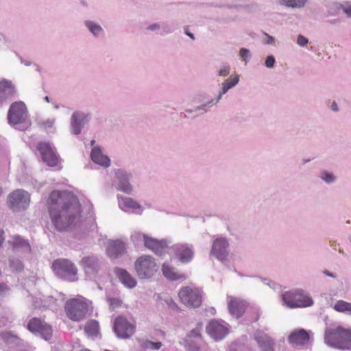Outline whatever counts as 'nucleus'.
Here are the masks:
<instances>
[{"label": "nucleus", "mask_w": 351, "mask_h": 351, "mask_svg": "<svg viewBox=\"0 0 351 351\" xmlns=\"http://www.w3.org/2000/svg\"><path fill=\"white\" fill-rule=\"evenodd\" d=\"M239 81V75H235L230 77L225 80L221 84V89L218 93V95L215 99L210 98L208 100L207 104L202 106L201 108L206 107V106H214L217 104L222 98V96L225 95L230 89L234 88Z\"/></svg>", "instance_id": "obj_16"}, {"label": "nucleus", "mask_w": 351, "mask_h": 351, "mask_svg": "<svg viewBox=\"0 0 351 351\" xmlns=\"http://www.w3.org/2000/svg\"><path fill=\"white\" fill-rule=\"evenodd\" d=\"M27 328L33 333H40L45 340H49L51 337V326L39 319H32L27 324Z\"/></svg>", "instance_id": "obj_17"}, {"label": "nucleus", "mask_w": 351, "mask_h": 351, "mask_svg": "<svg viewBox=\"0 0 351 351\" xmlns=\"http://www.w3.org/2000/svg\"><path fill=\"white\" fill-rule=\"evenodd\" d=\"M52 269L60 278L70 281L77 280V269L75 265L67 259H58L53 262Z\"/></svg>", "instance_id": "obj_7"}, {"label": "nucleus", "mask_w": 351, "mask_h": 351, "mask_svg": "<svg viewBox=\"0 0 351 351\" xmlns=\"http://www.w3.org/2000/svg\"><path fill=\"white\" fill-rule=\"evenodd\" d=\"M319 178L328 184H332L337 180V176L333 173L327 170L320 171Z\"/></svg>", "instance_id": "obj_37"}, {"label": "nucleus", "mask_w": 351, "mask_h": 351, "mask_svg": "<svg viewBox=\"0 0 351 351\" xmlns=\"http://www.w3.org/2000/svg\"><path fill=\"white\" fill-rule=\"evenodd\" d=\"M165 302L166 303V304L171 309L173 310H178V306L177 305V304L170 298H167L166 300H165Z\"/></svg>", "instance_id": "obj_49"}, {"label": "nucleus", "mask_w": 351, "mask_h": 351, "mask_svg": "<svg viewBox=\"0 0 351 351\" xmlns=\"http://www.w3.org/2000/svg\"><path fill=\"white\" fill-rule=\"evenodd\" d=\"M117 199L119 208L123 212L132 211V213L141 215L144 210L143 206L132 197L119 194L117 195Z\"/></svg>", "instance_id": "obj_13"}, {"label": "nucleus", "mask_w": 351, "mask_h": 351, "mask_svg": "<svg viewBox=\"0 0 351 351\" xmlns=\"http://www.w3.org/2000/svg\"><path fill=\"white\" fill-rule=\"evenodd\" d=\"M8 121L9 124L15 127L25 125L26 129L30 126L27 108L23 101H15L10 105L8 112Z\"/></svg>", "instance_id": "obj_3"}, {"label": "nucleus", "mask_w": 351, "mask_h": 351, "mask_svg": "<svg viewBox=\"0 0 351 351\" xmlns=\"http://www.w3.org/2000/svg\"><path fill=\"white\" fill-rule=\"evenodd\" d=\"M108 301L112 310L119 307L122 304V301L119 298H108Z\"/></svg>", "instance_id": "obj_45"}, {"label": "nucleus", "mask_w": 351, "mask_h": 351, "mask_svg": "<svg viewBox=\"0 0 351 351\" xmlns=\"http://www.w3.org/2000/svg\"><path fill=\"white\" fill-rule=\"evenodd\" d=\"M263 36H264L263 43L265 45H273L274 43V41H275L274 37L269 35L267 33H265V32L263 33Z\"/></svg>", "instance_id": "obj_47"}, {"label": "nucleus", "mask_w": 351, "mask_h": 351, "mask_svg": "<svg viewBox=\"0 0 351 351\" xmlns=\"http://www.w3.org/2000/svg\"><path fill=\"white\" fill-rule=\"evenodd\" d=\"M146 29L149 32H157V31H159L160 29H161L162 32L160 33V34L162 36L166 35V34H169L172 33V32H173L170 25L167 23H165V22L154 23L150 24L146 27Z\"/></svg>", "instance_id": "obj_33"}, {"label": "nucleus", "mask_w": 351, "mask_h": 351, "mask_svg": "<svg viewBox=\"0 0 351 351\" xmlns=\"http://www.w3.org/2000/svg\"><path fill=\"white\" fill-rule=\"evenodd\" d=\"M84 330L88 336H97L99 330V322L95 319L88 321L85 325Z\"/></svg>", "instance_id": "obj_35"}, {"label": "nucleus", "mask_w": 351, "mask_h": 351, "mask_svg": "<svg viewBox=\"0 0 351 351\" xmlns=\"http://www.w3.org/2000/svg\"><path fill=\"white\" fill-rule=\"evenodd\" d=\"M37 148L45 162L51 167L57 165L59 161L58 157L56 154L53 147L49 143L40 142Z\"/></svg>", "instance_id": "obj_15"}, {"label": "nucleus", "mask_w": 351, "mask_h": 351, "mask_svg": "<svg viewBox=\"0 0 351 351\" xmlns=\"http://www.w3.org/2000/svg\"><path fill=\"white\" fill-rule=\"evenodd\" d=\"M331 9L333 10L335 12L332 14V15H337L339 13L340 9L337 6H332Z\"/></svg>", "instance_id": "obj_54"}, {"label": "nucleus", "mask_w": 351, "mask_h": 351, "mask_svg": "<svg viewBox=\"0 0 351 351\" xmlns=\"http://www.w3.org/2000/svg\"><path fill=\"white\" fill-rule=\"evenodd\" d=\"M303 162L304 163H306V162H308L311 161V160L309 158H306V159H303Z\"/></svg>", "instance_id": "obj_58"}, {"label": "nucleus", "mask_w": 351, "mask_h": 351, "mask_svg": "<svg viewBox=\"0 0 351 351\" xmlns=\"http://www.w3.org/2000/svg\"><path fill=\"white\" fill-rule=\"evenodd\" d=\"M228 306L230 313L236 318L241 317L245 311L247 304L241 298L228 296Z\"/></svg>", "instance_id": "obj_21"}, {"label": "nucleus", "mask_w": 351, "mask_h": 351, "mask_svg": "<svg viewBox=\"0 0 351 351\" xmlns=\"http://www.w3.org/2000/svg\"><path fill=\"white\" fill-rule=\"evenodd\" d=\"M88 121V114L79 111L73 112L71 117V132L73 135H79Z\"/></svg>", "instance_id": "obj_18"}, {"label": "nucleus", "mask_w": 351, "mask_h": 351, "mask_svg": "<svg viewBox=\"0 0 351 351\" xmlns=\"http://www.w3.org/2000/svg\"><path fill=\"white\" fill-rule=\"evenodd\" d=\"M125 243L121 240H110L106 246V252L110 258H117L125 252Z\"/></svg>", "instance_id": "obj_23"}, {"label": "nucleus", "mask_w": 351, "mask_h": 351, "mask_svg": "<svg viewBox=\"0 0 351 351\" xmlns=\"http://www.w3.org/2000/svg\"><path fill=\"white\" fill-rule=\"evenodd\" d=\"M147 235L141 232H133L131 234L130 239L131 241L135 244V245H139L142 242L145 244V240L147 239Z\"/></svg>", "instance_id": "obj_38"}, {"label": "nucleus", "mask_w": 351, "mask_h": 351, "mask_svg": "<svg viewBox=\"0 0 351 351\" xmlns=\"http://www.w3.org/2000/svg\"><path fill=\"white\" fill-rule=\"evenodd\" d=\"M203 328V324L199 322L197 324L196 327L191 330L189 336L194 338H202L201 331Z\"/></svg>", "instance_id": "obj_42"}, {"label": "nucleus", "mask_w": 351, "mask_h": 351, "mask_svg": "<svg viewBox=\"0 0 351 351\" xmlns=\"http://www.w3.org/2000/svg\"><path fill=\"white\" fill-rule=\"evenodd\" d=\"M309 341L308 332L303 329H296L292 331L288 337V341L293 346H304Z\"/></svg>", "instance_id": "obj_24"}, {"label": "nucleus", "mask_w": 351, "mask_h": 351, "mask_svg": "<svg viewBox=\"0 0 351 351\" xmlns=\"http://www.w3.org/2000/svg\"><path fill=\"white\" fill-rule=\"evenodd\" d=\"M2 193H3V189H2V188L0 186V196H1Z\"/></svg>", "instance_id": "obj_61"}, {"label": "nucleus", "mask_w": 351, "mask_h": 351, "mask_svg": "<svg viewBox=\"0 0 351 351\" xmlns=\"http://www.w3.org/2000/svg\"><path fill=\"white\" fill-rule=\"evenodd\" d=\"M322 273L324 275H325L326 276H328V277H330L332 278H337V274L335 272H332L328 269H324L322 271Z\"/></svg>", "instance_id": "obj_51"}, {"label": "nucleus", "mask_w": 351, "mask_h": 351, "mask_svg": "<svg viewBox=\"0 0 351 351\" xmlns=\"http://www.w3.org/2000/svg\"><path fill=\"white\" fill-rule=\"evenodd\" d=\"M141 346L143 348L152 349V350H159L162 346L161 342H152L151 341L145 340L142 341Z\"/></svg>", "instance_id": "obj_40"}, {"label": "nucleus", "mask_w": 351, "mask_h": 351, "mask_svg": "<svg viewBox=\"0 0 351 351\" xmlns=\"http://www.w3.org/2000/svg\"><path fill=\"white\" fill-rule=\"evenodd\" d=\"M210 254L215 257L217 260L224 262L229 255V242L223 237H219L214 240Z\"/></svg>", "instance_id": "obj_11"}, {"label": "nucleus", "mask_w": 351, "mask_h": 351, "mask_svg": "<svg viewBox=\"0 0 351 351\" xmlns=\"http://www.w3.org/2000/svg\"><path fill=\"white\" fill-rule=\"evenodd\" d=\"M206 332L212 339L219 341L229 333V325L224 321L213 319L206 326Z\"/></svg>", "instance_id": "obj_10"}, {"label": "nucleus", "mask_w": 351, "mask_h": 351, "mask_svg": "<svg viewBox=\"0 0 351 351\" xmlns=\"http://www.w3.org/2000/svg\"><path fill=\"white\" fill-rule=\"evenodd\" d=\"M30 203V195L23 189H16L10 193L7 197L8 208L13 212L26 210Z\"/></svg>", "instance_id": "obj_6"}, {"label": "nucleus", "mask_w": 351, "mask_h": 351, "mask_svg": "<svg viewBox=\"0 0 351 351\" xmlns=\"http://www.w3.org/2000/svg\"><path fill=\"white\" fill-rule=\"evenodd\" d=\"M7 290L8 287L5 284H0V298L3 297L5 295Z\"/></svg>", "instance_id": "obj_52"}, {"label": "nucleus", "mask_w": 351, "mask_h": 351, "mask_svg": "<svg viewBox=\"0 0 351 351\" xmlns=\"http://www.w3.org/2000/svg\"><path fill=\"white\" fill-rule=\"evenodd\" d=\"M348 18H351V2L346 1V6L343 8V11Z\"/></svg>", "instance_id": "obj_50"}, {"label": "nucleus", "mask_w": 351, "mask_h": 351, "mask_svg": "<svg viewBox=\"0 0 351 351\" xmlns=\"http://www.w3.org/2000/svg\"><path fill=\"white\" fill-rule=\"evenodd\" d=\"M80 263L86 274L90 276H95L100 269L99 261L94 256L84 257Z\"/></svg>", "instance_id": "obj_22"}, {"label": "nucleus", "mask_w": 351, "mask_h": 351, "mask_svg": "<svg viewBox=\"0 0 351 351\" xmlns=\"http://www.w3.org/2000/svg\"><path fill=\"white\" fill-rule=\"evenodd\" d=\"M8 242L14 252L23 253L31 252V246L29 242L19 235L12 237Z\"/></svg>", "instance_id": "obj_25"}, {"label": "nucleus", "mask_w": 351, "mask_h": 351, "mask_svg": "<svg viewBox=\"0 0 351 351\" xmlns=\"http://www.w3.org/2000/svg\"><path fill=\"white\" fill-rule=\"evenodd\" d=\"M4 40V36L1 34H0V43L3 42Z\"/></svg>", "instance_id": "obj_57"}, {"label": "nucleus", "mask_w": 351, "mask_h": 351, "mask_svg": "<svg viewBox=\"0 0 351 351\" xmlns=\"http://www.w3.org/2000/svg\"><path fill=\"white\" fill-rule=\"evenodd\" d=\"M324 343L328 346L339 349H351V329L341 326L328 327L324 331Z\"/></svg>", "instance_id": "obj_2"}, {"label": "nucleus", "mask_w": 351, "mask_h": 351, "mask_svg": "<svg viewBox=\"0 0 351 351\" xmlns=\"http://www.w3.org/2000/svg\"><path fill=\"white\" fill-rule=\"evenodd\" d=\"M310 3L309 0H278V4L292 9H302Z\"/></svg>", "instance_id": "obj_32"}, {"label": "nucleus", "mask_w": 351, "mask_h": 351, "mask_svg": "<svg viewBox=\"0 0 351 351\" xmlns=\"http://www.w3.org/2000/svg\"><path fill=\"white\" fill-rule=\"evenodd\" d=\"M283 304L290 308H303L313 304V299L301 290L286 291L282 295Z\"/></svg>", "instance_id": "obj_5"}, {"label": "nucleus", "mask_w": 351, "mask_h": 351, "mask_svg": "<svg viewBox=\"0 0 351 351\" xmlns=\"http://www.w3.org/2000/svg\"><path fill=\"white\" fill-rule=\"evenodd\" d=\"M209 99V96L206 94H199L196 96V100L198 103H202V104L196 106L194 109H186L185 112L186 113H192L195 112L203 111L206 112L208 111V109L213 107V106H206V107H201L207 104L208 100Z\"/></svg>", "instance_id": "obj_31"}, {"label": "nucleus", "mask_w": 351, "mask_h": 351, "mask_svg": "<svg viewBox=\"0 0 351 351\" xmlns=\"http://www.w3.org/2000/svg\"><path fill=\"white\" fill-rule=\"evenodd\" d=\"M185 34L189 36L192 40H195L194 34L187 31V29H185Z\"/></svg>", "instance_id": "obj_55"}, {"label": "nucleus", "mask_w": 351, "mask_h": 351, "mask_svg": "<svg viewBox=\"0 0 351 351\" xmlns=\"http://www.w3.org/2000/svg\"><path fill=\"white\" fill-rule=\"evenodd\" d=\"M176 257L182 263H188L194 256V250L192 245L188 244H178L173 247Z\"/></svg>", "instance_id": "obj_19"}, {"label": "nucleus", "mask_w": 351, "mask_h": 351, "mask_svg": "<svg viewBox=\"0 0 351 351\" xmlns=\"http://www.w3.org/2000/svg\"><path fill=\"white\" fill-rule=\"evenodd\" d=\"M275 63H276V59L274 56L271 55V56H268L266 58L265 62V65L266 67H267L269 69H272V68H274Z\"/></svg>", "instance_id": "obj_46"}, {"label": "nucleus", "mask_w": 351, "mask_h": 351, "mask_svg": "<svg viewBox=\"0 0 351 351\" xmlns=\"http://www.w3.org/2000/svg\"><path fill=\"white\" fill-rule=\"evenodd\" d=\"M332 6H337L340 10H342L343 11V8L346 6V1L343 3H339L337 1L333 2L332 3Z\"/></svg>", "instance_id": "obj_53"}, {"label": "nucleus", "mask_w": 351, "mask_h": 351, "mask_svg": "<svg viewBox=\"0 0 351 351\" xmlns=\"http://www.w3.org/2000/svg\"><path fill=\"white\" fill-rule=\"evenodd\" d=\"M95 143V140H92V141H91V142H90V145H91V146L95 147V146H94Z\"/></svg>", "instance_id": "obj_59"}, {"label": "nucleus", "mask_w": 351, "mask_h": 351, "mask_svg": "<svg viewBox=\"0 0 351 351\" xmlns=\"http://www.w3.org/2000/svg\"><path fill=\"white\" fill-rule=\"evenodd\" d=\"M333 309L339 313L351 315V302L342 300H337L333 306Z\"/></svg>", "instance_id": "obj_36"}, {"label": "nucleus", "mask_w": 351, "mask_h": 351, "mask_svg": "<svg viewBox=\"0 0 351 351\" xmlns=\"http://www.w3.org/2000/svg\"><path fill=\"white\" fill-rule=\"evenodd\" d=\"M230 66L228 64L222 65L217 71V75L221 77L228 76L230 72Z\"/></svg>", "instance_id": "obj_44"}, {"label": "nucleus", "mask_w": 351, "mask_h": 351, "mask_svg": "<svg viewBox=\"0 0 351 351\" xmlns=\"http://www.w3.org/2000/svg\"><path fill=\"white\" fill-rule=\"evenodd\" d=\"M132 175L123 169L115 171V184L117 191L130 195L133 191V186L130 182Z\"/></svg>", "instance_id": "obj_12"}, {"label": "nucleus", "mask_w": 351, "mask_h": 351, "mask_svg": "<svg viewBox=\"0 0 351 351\" xmlns=\"http://www.w3.org/2000/svg\"><path fill=\"white\" fill-rule=\"evenodd\" d=\"M84 25L95 38H99L103 36L104 29L98 23L87 20L84 21Z\"/></svg>", "instance_id": "obj_34"}, {"label": "nucleus", "mask_w": 351, "mask_h": 351, "mask_svg": "<svg viewBox=\"0 0 351 351\" xmlns=\"http://www.w3.org/2000/svg\"><path fill=\"white\" fill-rule=\"evenodd\" d=\"M168 243L166 240H158L155 238L147 237L145 240V247L158 255H161L167 247Z\"/></svg>", "instance_id": "obj_26"}, {"label": "nucleus", "mask_w": 351, "mask_h": 351, "mask_svg": "<svg viewBox=\"0 0 351 351\" xmlns=\"http://www.w3.org/2000/svg\"><path fill=\"white\" fill-rule=\"evenodd\" d=\"M180 302L187 307L196 308L202 304V294L196 287H183L178 293Z\"/></svg>", "instance_id": "obj_8"}, {"label": "nucleus", "mask_w": 351, "mask_h": 351, "mask_svg": "<svg viewBox=\"0 0 351 351\" xmlns=\"http://www.w3.org/2000/svg\"><path fill=\"white\" fill-rule=\"evenodd\" d=\"M308 43V38L302 35H298L297 37V44L300 47H305Z\"/></svg>", "instance_id": "obj_48"}, {"label": "nucleus", "mask_w": 351, "mask_h": 351, "mask_svg": "<svg viewBox=\"0 0 351 351\" xmlns=\"http://www.w3.org/2000/svg\"><path fill=\"white\" fill-rule=\"evenodd\" d=\"M161 269L163 276L169 280L174 281L186 278L184 274L178 272L176 269L168 263H163Z\"/></svg>", "instance_id": "obj_29"}, {"label": "nucleus", "mask_w": 351, "mask_h": 351, "mask_svg": "<svg viewBox=\"0 0 351 351\" xmlns=\"http://www.w3.org/2000/svg\"><path fill=\"white\" fill-rule=\"evenodd\" d=\"M45 101H47V102H49V97H48V96H45Z\"/></svg>", "instance_id": "obj_60"}, {"label": "nucleus", "mask_w": 351, "mask_h": 351, "mask_svg": "<svg viewBox=\"0 0 351 351\" xmlns=\"http://www.w3.org/2000/svg\"><path fill=\"white\" fill-rule=\"evenodd\" d=\"M254 7L255 6L254 5H247L245 6V8L252 10V9L254 8Z\"/></svg>", "instance_id": "obj_56"}, {"label": "nucleus", "mask_w": 351, "mask_h": 351, "mask_svg": "<svg viewBox=\"0 0 351 351\" xmlns=\"http://www.w3.org/2000/svg\"><path fill=\"white\" fill-rule=\"evenodd\" d=\"M114 273L119 280L128 288L132 289L136 287V279L125 269L115 268Z\"/></svg>", "instance_id": "obj_28"}, {"label": "nucleus", "mask_w": 351, "mask_h": 351, "mask_svg": "<svg viewBox=\"0 0 351 351\" xmlns=\"http://www.w3.org/2000/svg\"><path fill=\"white\" fill-rule=\"evenodd\" d=\"M16 95V89L14 83L9 80L3 78L0 80V104L12 99Z\"/></svg>", "instance_id": "obj_20"}, {"label": "nucleus", "mask_w": 351, "mask_h": 351, "mask_svg": "<svg viewBox=\"0 0 351 351\" xmlns=\"http://www.w3.org/2000/svg\"><path fill=\"white\" fill-rule=\"evenodd\" d=\"M145 205L147 206V208H151L152 207L150 204H146Z\"/></svg>", "instance_id": "obj_63"}, {"label": "nucleus", "mask_w": 351, "mask_h": 351, "mask_svg": "<svg viewBox=\"0 0 351 351\" xmlns=\"http://www.w3.org/2000/svg\"><path fill=\"white\" fill-rule=\"evenodd\" d=\"M239 56L242 60L246 64L251 57V53L248 49L241 48L239 50Z\"/></svg>", "instance_id": "obj_43"}, {"label": "nucleus", "mask_w": 351, "mask_h": 351, "mask_svg": "<svg viewBox=\"0 0 351 351\" xmlns=\"http://www.w3.org/2000/svg\"><path fill=\"white\" fill-rule=\"evenodd\" d=\"M90 158L95 164L103 167L107 168L110 165V160L108 156L103 154L101 147L99 146H95L92 148Z\"/></svg>", "instance_id": "obj_27"}, {"label": "nucleus", "mask_w": 351, "mask_h": 351, "mask_svg": "<svg viewBox=\"0 0 351 351\" xmlns=\"http://www.w3.org/2000/svg\"><path fill=\"white\" fill-rule=\"evenodd\" d=\"M10 338H16L15 336H13V335H10Z\"/></svg>", "instance_id": "obj_64"}, {"label": "nucleus", "mask_w": 351, "mask_h": 351, "mask_svg": "<svg viewBox=\"0 0 351 351\" xmlns=\"http://www.w3.org/2000/svg\"><path fill=\"white\" fill-rule=\"evenodd\" d=\"M54 108H55L56 109H58V108H60V106H59V105L56 104V105L54 106Z\"/></svg>", "instance_id": "obj_62"}, {"label": "nucleus", "mask_w": 351, "mask_h": 351, "mask_svg": "<svg viewBox=\"0 0 351 351\" xmlns=\"http://www.w3.org/2000/svg\"><path fill=\"white\" fill-rule=\"evenodd\" d=\"M135 271L141 279H149L158 271V265L155 258L150 255H142L134 264Z\"/></svg>", "instance_id": "obj_4"}, {"label": "nucleus", "mask_w": 351, "mask_h": 351, "mask_svg": "<svg viewBox=\"0 0 351 351\" xmlns=\"http://www.w3.org/2000/svg\"><path fill=\"white\" fill-rule=\"evenodd\" d=\"M88 305L82 299H73L68 301L65 305L67 317L76 322L83 319L87 313Z\"/></svg>", "instance_id": "obj_9"}, {"label": "nucleus", "mask_w": 351, "mask_h": 351, "mask_svg": "<svg viewBox=\"0 0 351 351\" xmlns=\"http://www.w3.org/2000/svg\"><path fill=\"white\" fill-rule=\"evenodd\" d=\"M113 330L118 337L126 339L134 333V326L130 324L125 317L119 316L114 319Z\"/></svg>", "instance_id": "obj_14"}, {"label": "nucleus", "mask_w": 351, "mask_h": 351, "mask_svg": "<svg viewBox=\"0 0 351 351\" xmlns=\"http://www.w3.org/2000/svg\"><path fill=\"white\" fill-rule=\"evenodd\" d=\"M47 206L51 221L58 231H68L81 224V204L71 193L52 191L47 201Z\"/></svg>", "instance_id": "obj_1"}, {"label": "nucleus", "mask_w": 351, "mask_h": 351, "mask_svg": "<svg viewBox=\"0 0 351 351\" xmlns=\"http://www.w3.org/2000/svg\"><path fill=\"white\" fill-rule=\"evenodd\" d=\"M56 123L55 118H50L45 120L40 121L38 123V125L43 128L44 130H47L48 129L52 128Z\"/></svg>", "instance_id": "obj_41"}, {"label": "nucleus", "mask_w": 351, "mask_h": 351, "mask_svg": "<svg viewBox=\"0 0 351 351\" xmlns=\"http://www.w3.org/2000/svg\"><path fill=\"white\" fill-rule=\"evenodd\" d=\"M10 267L14 272H21L23 270L24 266L21 261L10 258L9 261Z\"/></svg>", "instance_id": "obj_39"}, {"label": "nucleus", "mask_w": 351, "mask_h": 351, "mask_svg": "<svg viewBox=\"0 0 351 351\" xmlns=\"http://www.w3.org/2000/svg\"><path fill=\"white\" fill-rule=\"evenodd\" d=\"M255 339L262 351H274V342L267 335L258 332Z\"/></svg>", "instance_id": "obj_30"}]
</instances>
